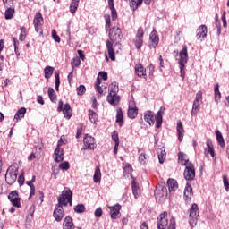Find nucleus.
<instances>
[{
  "mask_svg": "<svg viewBox=\"0 0 229 229\" xmlns=\"http://www.w3.org/2000/svg\"><path fill=\"white\" fill-rule=\"evenodd\" d=\"M57 201L58 203L55 205L53 212V217L55 218V221L60 223V221L65 217L64 207H67V205L72 207V191L65 187L58 197Z\"/></svg>",
  "mask_w": 229,
  "mask_h": 229,
  "instance_id": "1",
  "label": "nucleus"
},
{
  "mask_svg": "<svg viewBox=\"0 0 229 229\" xmlns=\"http://www.w3.org/2000/svg\"><path fill=\"white\" fill-rule=\"evenodd\" d=\"M180 59L178 61L179 69L182 80H185V64L189 62V53L187 52V46H182V51L179 52Z\"/></svg>",
  "mask_w": 229,
  "mask_h": 229,
  "instance_id": "2",
  "label": "nucleus"
},
{
  "mask_svg": "<svg viewBox=\"0 0 229 229\" xmlns=\"http://www.w3.org/2000/svg\"><path fill=\"white\" fill-rule=\"evenodd\" d=\"M19 174V165L17 164L11 165L5 174V182L8 185H13L17 182Z\"/></svg>",
  "mask_w": 229,
  "mask_h": 229,
  "instance_id": "3",
  "label": "nucleus"
},
{
  "mask_svg": "<svg viewBox=\"0 0 229 229\" xmlns=\"http://www.w3.org/2000/svg\"><path fill=\"white\" fill-rule=\"evenodd\" d=\"M182 165H185L184 170V178L188 182H192L194 178H196V169L194 168V165L189 160H185L184 163H181Z\"/></svg>",
  "mask_w": 229,
  "mask_h": 229,
  "instance_id": "4",
  "label": "nucleus"
},
{
  "mask_svg": "<svg viewBox=\"0 0 229 229\" xmlns=\"http://www.w3.org/2000/svg\"><path fill=\"white\" fill-rule=\"evenodd\" d=\"M189 225L191 228H194L198 223V217H199V208L198 204L194 203L190 208Z\"/></svg>",
  "mask_w": 229,
  "mask_h": 229,
  "instance_id": "5",
  "label": "nucleus"
},
{
  "mask_svg": "<svg viewBox=\"0 0 229 229\" xmlns=\"http://www.w3.org/2000/svg\"><path fill=\"white\" fill-rule=\"evenodd\" d=\"M57 112H63L66 119H71V117H72V109L71 108V105L64 104V101L62 100H59L58 102Z\"/></svg>",
  "mask_w": 229,
  "mask_h": 229,
  "instance_id": "6",
  "label": "nucleus"
},
{
  "mask_svg": "<svg viewBox=\"0 0 229 229\" xmlns=\"http://www.w3.org/2000/svg\"><path fill=\"white\" fill-rule=\"evenodd\" d=\"M109 38L111 42H119L123 39V31L119 27H113L109 30Z\"/></svg>",
  "mask_w": 229,
  "mask_h": 229,
  "instance_id": "7",
  "label": "nucleus"
},
{
  "mask_svg": "<svg viewBox=\"0 0 229 229\" xmlns=\"http://www.w3.org/2000/svg\"><path fill=\"white\" fill-rule=\"evenodd\" d=\"M84 146L82 149L85 151L87 149H90L91 151H94L96 149V140L94 138L89 134H86L83 139Z\"/></svg>",
  "mask_w": 229,
  "mask_h": 229,
  "instance_id": "8",
  "label": "nucleus"
},
{
  "mask_svg": "<svg viewBox=\"0 0 229 229\" xmlns=\"http://www.w3.org/2000/svg\"><path fill=\"white\" fill-rule=\"evenodd\" d=\"M157 229H165L169 225V220L167 219V212L164 211L159 215L157 220Z\"/></svg>",
  "mask_w": 229,
  "mask_h": 229,
  "instance_id": "9",
  "label": "nucleus"
},
{
  "mask_svg": "<svg viewBox=\"0 0 229 229\" xmlns=\"http://www.w3.org/2000/svg\"><path fill=\"white\" fill-rule=\"evenodd\" d=\"M154 196L156 199L165 198V196H167V187L165 185L157 186L156 190L154 191Z\"/></svg>",
  "mask_w": 229,
  "mask_h": 229,
  "instance_id": "10",
  "label": "nucleus"
},
{
  "mask_svg": "<svg viewBox=\"0 0 229 229\" xmlns=\"http://www.w3.org/2000/svg\"><path fill=\"white\" fill-rule=\"evenodd\" d=\"M107 103L112 105V106H117L121 103V97L117 94L109 93L107 95Z\"/></svg>",
  "mask_w": 229,
  "mask_h": 229,
  "instance_id": "11",
  "label": "nucleus"
},
{
  "mask_svg": "<svg viewBox=\"0 0 229 229\" xmlns=\"http://www.w3.org/2000/svg\"><path fill=\"white\" fill-rule=\"evenodd\" d=\"M109 209L111 219H117V217H121V204L109 207Z\"/></svg>",
  "mask_w": 229,
  "mask_h": 229,
  "instance_id": "12",
  "label": "nucleus"
},
{
  "mask_svg": "<svg viewBox=\"0 0 229 229\" xmlns=\"http://www.w3.org/2000/svg\"><path fill=\"white\" fill-rule=\"evenodd\" d=\"M164 112H165V107L161 106L155 116L156 128H160L162 126Z\"/></svg>",
  "mask_w": 229,
  "mask_h": 229,
  "instance_id": "13",
  "label": "nucleus"
},
{
  "mask_svg": "<svg viewBox=\"0 0 229 229\" xmlns=\"http://www.w3.org/2000/svg\"><path fill=\"white\" fill-rule=\"evenodd\" d=\"M54 160L57 163L64 162V148L56 147L53 155Z\"/></svg>",
  "mask_w": 229,
  "mask_h": 229,
  "instance_id": "14",
  "label": "nucleus"
},
{
  "mask_svg": "<svg viewBox=\"0 0 229 229\" xmlns=\"http://www.w3.org/2000/svg\"><path fill=\"white\" fill-rule=\"evenodd\" d=\"M207 25H200L198 29H197V38L198 40H200L201 38H207Z\"/></svg>",
  "mask_w": 229,
  "mask_h": 229,
  "instance_id": "15",
  "label": "nucleus"
},
{
  "mask_svg": "<svg viewBox=\"0 0 229 229\" xmlns=\"http://www.w3.org/2000/svg\"><path fill=\"white\" fill-rule=\"evenodd\" d=\"M106 46L107 49V53L109 55L110 60L113 62L115 61V53L114 52V43H112L110 40L106 41Z\"/></svg>",
  "mask_w": 229,
  "mask_h": 229,
  "instance_id": "16",
  "label": "nucleus"
},
{
  "mask_svg": "<svg viewBox=\"0 0 229 229\" xmlns=\"http://www.w3.org/2000/svg\"><path fill=\"white\" fill-rule=\"evenodd\" d=\"M144 121H146L149 126H153V124H155V113L147 111L144 114Z\"/></svg>",
  "mask_w": 229,
  "mask_h": 229,
  "instance_id": "17",
  "label": "nucleus"
},
{
  "mask_svg": "<svg viewBox=\"0 0 229 229\" xmlns=\"http://www.w3.org/2000/svg\"><path fill=\"white\" fill-rule=\"evenodd\" d=\"M124 114L123 113V108L119 107L117 110H116V121L115 123H117L121 127H123V125L124 124Z\"/></svg>",
  "mask_w": 229,
  "mask_h": 229,
  "instance_id": "18",
  "label": "nucleus"
},
{
  "mask_svg": "<svg viewBox=\"0 0 229 229\" xmlns=\"http://www.w3.org/2000/svg\"><path fill=\"white\" fill-rule=\"evenodd\" d=\"M184 135H185V130L183 129V124H182V122L179 121L177 123V137L180 142L183 140Z\"/></svg>",
  "mask_w": 229,
  "mask_h": 229,
  "instance_id": "19",
  "label": "nucleus"
},
{
  "mask_svg": "<svg viewBox=\"0 0 229 229\" xmlns=\"http://www.w3.org/2000/svg\"><path fill=\"white\" fill-rule=\"evenodd\" d=\"M63 229H74V223L72 222V217L68 216L64 219Z\"/></svg>",
  "mask_w": 229,
  "mask_h": 229,
  "instance_id": "20",
  "label": "nucleus"
},
{
  "mask_svg": "<svg viewBox=\"0 0 229 229\" xmlns=\"http://www.w3.org/2000/svg\"><path fill=\"white\" fill-rule=\"evenodd\" d=\"M135 73L139 78L146 77V69L141 64H138L135 65Z\"/></svg>",
  "mask_w": 229,
  "mask_h": 229,
  "instance_id": "21",
  "label": "nucleus"
},
{
  "mask_svg": "<svg viewBox=\"0 0 229 229\" xmlns=\"http://www.w3.org/2000/svg\"><path fill=\"white\" fill-rule=\"evenodd\" d=\"M167 186H168L169 192H174V191L178 189V182L174 179H168Z\"/></svg>",
  "mask_w": 229,
  "mask_h": 229,
  "instance_id": "22",
  "label": "nucleus"
},
{
  "mask_svg": "<svg viewBox=\"0 0 229 229\" xmlns=\"http://www.w3.org/2000/svg\"><path fill=\"white\" fill-rule=\"evenodd\" d=\"M24 115H26V107H21L19 109L15 115H14V121H21V119H24Z\"/></svg>",
  "mask_w": 229,
  "mask_h": 229,
  "instance_id": "23",
  "label": "nucleus"
},
{
  "mask_svg": "<svg viewBox=\"0 0 229 229\" xmlns=\"http://www.w3.org/2000/svg\"><path fill=\"white\" fill-rule=\"evenodd\" d=\"M149 39L151 40L154 48L157 47V46H158V42H160V38L155 30L150 33Z\"/></svg>",
  "mask_w": 229,
  "mask_h": 229,
  "instance_id": "24",
  "label": "nucleus"
},
{
  "mask_svg": "<svg viewBox=\"0 0 229 229\" xmlns=\"http://www.w3.org/2000/svg\"><path fill=\"white\" fill-rule=\"evenodd\" d=\"M94 183H99L101 182V168L96 166L94 175H93Z\"/></svg>",
  "mask_w": 229,
  "mask_h": 229,
  "instance_id": "25",
  "label": "nucleus"
},
{
  "mask_svg": "<svg viewBox=\"0 0 229 229\" xmlns=\"http://www.w3.org/2000/svg\"><path fill=\"white\" fill-rule=\"evenodd\" d=\"M216 140L221 148H225V139L223 138V134L219 130L215 131Z\"/></svg>",
  "mask_w": 229,
  "mask_h": 229,
  "instance_id": "26",
  "label": "nucleus"
},
{
  "mask_svg": "<svg viewBox=\"0 0 229 229\" xmlns=\"http://www.w3.org/2000/svg\"><path fill=\"white\" fill-rule=\"evenodd\" d=\"M130 1V6L133 12L139 8V6L142 5V3H144V0H129Z\"/></svg>",
  "mask_w": 229,
  "mask_h": 229,
  "instance_id": "27",
  "label": "nucleus"
},
{
  "mask_svg": "<svg viewBox=\"0 0 229 229\" xmlns=\"http://www.w3.org/2000/svg\"><path fill=\"white\" fill-rule=\"evenodd\" d=\"M43 22L44 18L42 17V13H37L33 20L34 26H41Z\"/></svg>",
  "mask_w": 229,
  "mask_h": 229,
  "instance_id": "28",
  "label": "nucleus"
},
{
  "mask_svg": "<svg viewBox=\"0 0 229 229\" xmlns=\"http://www.w3.org/2000/svg\"><path fill=\"white\" fill-rule=\"evenodd\" d=\"M191 196H192V186L187 183L184 189V197L186 198L185 199L186 201H188V199H191Z\"/></svg>",
  "mask_w": 229,
  "mask_h": 229,
  "instance_id": "29",
  "label": "nucleus"
},
{
  "mask_svg": "<svg viewBox=\"0 0 229 229\" xmlns=\"http://www.w3.org/2000/svg\"><path fill=\"white\" fill-rule=\"evenodd\" d=\"M214 92H215V101L216 103H219L221 101V91H219V84L216 83L214 86Z\"/></svg>",
  "mask_w": 229,
  "mask_h": 229,
  "instance_id": "30",
  "label": "nucleus"
},
{
  "mask_svg": "<svg viewBox=\"0 0 229 229\" xmlns=\"http://www.w3.org/2000/svg\"><path fill=\"white\" fill-rule=\"evenodd\" d=\"M89 119L90 123H93V124H96L98 123V113L94 112L92 109L89 110Z\"/></svg>",
  "mask_w": 229,
  "mask_h": 229,
  "instance_id": "31",
  "label": "nucleus"
},
{
  "mask_svg": "<svg viewBox=\"0 0 229 229\" xmlns=\"http://www.w3.org/2000/svg\"><path fill=\"white\" fill-rule=\"evenodd\" d=\"M44 72H45V78L47 80H49V78H51V76H53V72H55V67L52 66H47L44 69Z\"/></svg>",
  "mask_w": 229,
  "mask_h": 229,
  "instance_id": "32",
  "label": "nucleus"
},
{
  "mask_svg": "<svg viewBox=\"0 0 229 229\" xmlns=\"http://www.w3.org/2000/svg\"><path fill=\"white\" fill-rule=\"evenodd\" d=\"M139 114L138 108H129L127 112V115L130 119H135Z\"/></svg>",
  "mask_w": 229,
  "mask_h": 229,
  "instance_id": "33",
  "label": "nucleus"
},
{
  "mask_svg": "<svg viewBox=\"0 0 229 229\" xmlns=\"http://www.w3.org/2000/svg\"><path fill=\"white\" fill-rule=\"evenodd\" d=\"M80 4V0H72L70 5L71 13H76V10H78V6Z\"/></svg>",
  "mask_w": 229,
  "mask_h": 229,
  "instance_id": "34",
  "label": "nucleus"
},
{
  "mask_svg": "<svg viewBox=\"0 0 229 229\" xmlns=\"http://www.w3.org/2000/svg\"><path fill=\"white\" fill-rule=\"evenodd\" d=\"M119 92V85L117 82H113L109 86V94H117Z\"/></svg>",
  "mask_w": 229,
  "mask_h": 229,
  "instance_id": "35",
  "label": "nucleus"
},
{
  "mask_svg": "<svg viewBox=\"0 0 229 229\" xmlns=\"http://www.w3.org/2000/svg\"><path fill=\"white\" fill-rule=\"evenodd\" d=\"M48 98L52 103H56V93L53 88H48Z\"/></svg>",
  "mask_w": 229,
  "mask_h": 229,
  "instance_id": "36",
  "label": "nucleus"
},
{
  "mask_svg": "<svg viewBox=\"0 0 229 229\" xmlns=\"http://www.w3.org/2000/svg\"><path fill=\"white\" fill-rule=\"evenodd\" d=\"M55 90L58 92L60 90V71L56 70L55 72Z\"/></svg>",
  "mask_w": 229,
  "mask_h": 229,
  "instance_id": "37",
  "label": "nucleus"
},
{
  "mask_svg": "<svg viewBox=\"0 0 229 229\" xmlns=\"http://www.w3.org/2000/svg\"><path fill=\"white\" fill-rule=\"evenodd\" d=\"M13 13H15V9L10 7V8H7L6 11H5V19L7 21H10V19H13Z\"/></svg>",
  "mask_w": 229,
  "mask_h": 229,
  "instance_id": "38",
  "label": "nucleus"
},
{
  "mask_svg": "<svg viewBox=\"0 0 229 229\" xmlns=\"http://www.w3.org/2000/svg\"><path fill=\"white\" fill-rule=\"evenodd\" d=\"M159 164H164L165 161V150H157Z\"/></svg>",
  "mask_w": 229,
  "mask_h": 229,
  "instance_id": "39",
  "label": "nucleus"
},
{
  "mask_svg": "<svg viewBox=\"0 0 229 229\" xmlns=\"http://www.w3.org/2000/svg\"><path fill=\"white\" fill-rule=\"evenodd\" d=\"M143 44H144L143 38H136V39L134 40V45H135L136 48L138 49V51H140V49H142Z\"/></svg>",
  "mask_w": 229,
  "mask_h": 229,
  "instance_id": "40",
  "label": "nucleus"
},
{
  "mask_svg": "<svg viewBox=\"0 0 229 229\" xmlns=\"http://www.w3.org/2000/svg\"><path fill=\"white\" fill-rule=\"evenodd\" d=\"M26 184L30 187V199H31V198H33V196H35V185L33 184V182L31 181H27Z\"/></svg>",
  "mask_w": 229,
  "mask_h": 229,
  "instance_id": "41",
  "label": "nucleus"
},
{
  "mask_svg": "<svg viewBox=\"0 0 229 229\" xmlns=\"http://www.w3.org/2000/svg\"><path fill=\"white\" fill-rule=\"evenodd\" d=\"M198 112H199V102H193L191 115H198Z\"/></svg>",
  "mask_w": 229,
  "mask_h": 229,
  "instance_id": "42",
  "label": "nucleus"
},
{
  "mask_svg": "<svg viewBox=\"0 0 229 229\" xmlns=\"http://www.w3.org/2000/svg\"><path fill=\"white\" fill-rule=\"evenodd\" d=\"M74 212H76L77 214H83V212H85V205L78 204L74 207Z\"/></svg>",
  "mask_w": 229,
  "mask_h": 229,
  "instance_id": "43",
  "label": "nucleus"
},
{
  "mask_svg": "<svg viewBox=\"0 0 229 229\" xmlns=\"http://www.w3.org/2000/svg\"><path fill=\"white\" fill-rule=\"evenodd\" d=\"M21 34L19 36V40H21V42H24V40H26V27H21Z\"/></svg>",
  "mask_w": 229,
  "mask_h": 229,
  "instance_id": "44",
  "label": "nucleus"
},
{
  "mask_svg": "<svg viewBox=\"0 0 229 229\" xmlns=\"http://www.w3.org/2000/svg\"><path fill=\"white\" fill-rule=\"evenodd\" d=\"M132 187V194L134 195L135 199L139 198V186H137V183L131 182Z\"/></svg>",
  "mask_w": 229,
  "mask_h": 229,
  "instance_id": "45",
  "label": "nucleus"
},
{
  "mask_svg": "<svg viewBox=\"0 0 229 229\" xmlns=\"http://www.w3.org/2000/svg\"><path fill=\"white\" fill-rule=\"evenodd\" d=\"M17 198H19V191H17V190L11 191L8 195L9 201H12Z\"/></svg>",
  "mask_w": 229,
  "mask_h": 229,
  "instance_id": "46",
  "label": "nucleus"
},
{
  "mask_svg": "<svg viewBox=\"0 0 229 229\" xmlns=\"http://www.w3.org/2000/svg\"><path fill=\"white\" fill-rule=\"evenodd\" d=\"M11 203L13 205V207H16V208H21V198L17 197L16 199H13V200H11Z\"/></svg>",
  "mask_w": 229,
  "mask_h": 229,
  "instance_id": "47",
  "label": "nucleus"
},
{
  "mask_svg": "<svg viewBox=\"0 0 229 229\" xmlns=\"http://www.w3.org/2000/svg\"><path fill=\"white\" fill-rule=\"evenodd\" d=\"M81 64V60L80 57H75L72 60V67H80Z\"/></svg>",
  "mask_w": 229,
  "mask_h": 229,
  "instance_id": "48",
  "label": "nucleus"
},
{
  "mask_svg": "<svg viewBox=\"0 0 229 229\" xmlns=\"http://www.w3.org/2000/svg\"><path fill=\"white\" fill-rule=\"evenodd\" d=\"M86 90H87V89L85 88V85H80L77 88V94H78V96H83L85 94Z\"/></svg>",
  "mask_w": 229,
  "mask_h": 229,
  "instance_id": "49",
  "label": "nucleus"
},
{
  "mask_svg": "<svg viewBox=\"0 0 229 229\" xmlns=\"http://www.w3.org/2000/svg\"><path fill=\"white\" fill-rule=\"evenodd\" d=\"M70 167H71V165H69V162H67V161L61 163L59 165V168H61L62 171H69Z\"/></svg>",
  "mask_w": 229,
  "mask_h": 229,
  "instance_id": "50",
  "label": "nucleus"
},
{
  "mask_svg": "<svg viewBox=\"0 0 229 229\" xmlns=\"http://www.w3.org/2000/svg\"><path fill=\"white\" fill-rule=\"evenodd\" d=\"M167 229H176V219H174V217H172L170 219V223L168 225Z\"/></svg>",
  "mask_w": 229,
  "mask_h": 229,
  "instance_id": "51",
  "label": "nucleus"
},
{
  "mask_svg": "<svg viewBox=\"0 0 229 229\" xmlns=\"http://www.w3.org/2000/svg\"><path fill=\"white\" fill-rule=\"evenodd\" d=\"M83 133V125L81 123L77 127L76 139H80V136Z\"/></svg>",
  "mask_w": 229,
  "mask_h": 229,
  "instance_id": "52",
  "label": "nucleus"
},
{
  "mask_svg": "<svg viewBox=\"0 0 229 229\" xmlns=\"http://www.w3.org/2000/svg\"><path fill=\"white\" fill-rule=\"evenodd\" d=\"M112 139H113L114 142H115V144H119V133L117 132V131H114L113 132Z\"/></svg>",
  "mask_w": 229,
  "mask_h": 229,
  "instance_id": "53",
  "label": "nucleus"
},
{
  "mask_svg": "<svg viewBox=\"0 0 229 229\" xmlns=\"http://www.w3.org/2000/svg\"><path fill=\"white\" fill-rule=\"evenodd\" d=\"M18 183H19L20 187H22V185H24V172L20 174V175L18 177Z\"/></svg>",
  "mask_w": 229,
  "mask_h": 229,
  "instance_id": "54",
  "label": "nucleus"
},
{
  "mask_svg": "<svg viewBox=\"0 0 229 229\" xmlns=\"http://www.w3.org/2000/svg\"><path fill=\"white\" fill-rule=\"evenodd\" d=\"M201 99H203V93L201 91H199L196 94V98H195V100L193 102L199 103V101H201Z\"/></svg>",
  "mask_w": 229,
  "mask_h": 229,
  "instance_id": "55",
  "label": "nucleus"
},
{
  "mask_svg": "<svg viewBox=\"0 0 229 229\" xmlns=\"http://www.w3.org/2000/svg\"><path fill=\"white\" fill-rule=\"evenodd\" d=\"M52 38L55 42H60V36H58V34H56V30H52Z\"/></svg>",
  "mask_w": 229,
  "mask_h": 229,
  "instance_id": "56",
  "label": "nucleus"
},
{
  "mask_svg": "<svg viewBox=\"0 0 229 229\" xmlns=\"http://www.w3.org/2000/svg\"><path fill=\"white\" fill-rule=\"evenodd\" d=\"M95 217H101L103 216V209L101 208H98L94 212Z\"/></svg>",
  "mask_w": 229,
  "mask_h": 229,
  "instance_id": "57",
  "label": "nucleus"
},
{
  "mask_svg": "<svg viewBox=\"0 0 229 229\" xmlns=\"http://www.w3.org/2000/svg\"><path fill=\"white\" fill-rule=\"evenodd\" d=\"M222 22H223V27L226 28L228 26V23L226 22V12L224 11L222 14Z\"/></svg>",
  "mask_w": 229,
  "mask_h": 229,
  "instance_id": "58",
  "label": "nucleus"
},
{
  "mask_svg": "<svg viewBox=\"0 0 229 229\" xmlns=\"http://www.w3.org/2000/svg\"><path fill=\"white\" fill-rule=\"evenodd\" d=\"M216 30H217V35H221V21H219L218 19L216 20Z\"/></svg>",
  "mask_w": 229,
  "mask_h": 229,
  "instance_id": "59",
  "label": "nucleus"
},
{
  "mask_svg": "<svg viewBox=\"0 0 229 229\" xmlns=\"http://www.w3.org/2000/svg\"><path fill=\"white\" fill-rule=\"evenodd\" d=\"M207 148H208V153L211 155V157L214 158V148L212 147V145H210V143L207 142Z\"/></svg>",
  "mask_w": 229,
  "mask_h": 229,
  "instance_id": "60",
  "label": "nucleus"
},
{
  "mask_svg": "<svg viewBox=\"0 0 229 229\" xmlns=\"http://www.w3.org/2000/svg\"><path fill=\"white\" fill-rule=\"evenodd\" d=\"M139 161L140 162V164H146V153L140 154Z\"/></svg>",
  "mask_w": 229,
  "mask_h": 229,
  "instance_id": "61",
  "label": "nucleus"
},
{
  "mask_svg": "<svg viewBox=\"0 0 229 229\" xmlns=\"http://www.w3.org/2000/svg\"><path fill=\"white\" fill-rule=\"evenodd\" d=\"M112 21H117V10L111 9Z\"/></svg>",
  "mask_w": 229,
  "mask_h": 229,
  "instance_id": "62",
  "label": "nucleus"
},
{
  "mask_svg": "<svg viewBox=\"0 0 229 229\" xmlns=\"http://www.w3.org/2000/svg\"><path fill=\"white\" fill-rule=\"evenodd\" d=\"M144 30L142 29H139L137 31L136 38H143Z\"/></svg>",
  "mask_w": 229,
  "mask_h": 229,
  "instance_id": "63",
  "label": "nucleus"
},
{
  "mask_svg": "<svg viewBox=\"0 0 229 229\" xmlns=\"http://www.w3.org/2000/svg\"><path fill=\"white\" fill-rule=\"evenodd\" d=\"M105 21H106V28H110V25H111L110 15H105Z\"/></svg>",
  "mask_w": 229,
  "mask_h": 229,
  "instance_id": "64",
  "label": "nucleus"
}]
</instances>
